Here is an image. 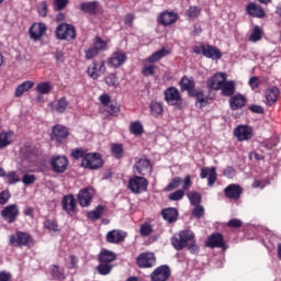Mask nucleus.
Masks as SVG:
<instances>
[{
	"label": "nucleus",
	"instance_id": "f03ea898",
	"mask_svg": "<svg viewBox=\"0 0 281 281\" xmlns=\"http://www.w3.org/2000/svg\"><path fill=\"white\" fill-rule=\"evenodd\" d=\"M9 238V244L16 248L32 247L35 245L34 237L31 233H23V231H16V233Z\"/></svg>",
	"mask_w": 281,
	"mask_h": 281
},
{
	"label": "nucleus",
	"instance_id": "7ed1b4c3",
	"mask_svg": "<svg viewBox=\"0 0 281 281\" xmlns=\"http://www.w3.org/2000/svg\"><path fill=\"white\" fill-rule=\"evenodd\" d=\"M55 35L58 41H76V26L65 22L59 23L56 27Z\"/></svg>",
	"mask_w": 281,
	"mask_h": 281
},
{
	"label": "nucleus",
	"instance_id": "13d9d810",
	"mask_svg": "<svg viewBox=\"0 0 281 281\" xmlns=\"http://www.w3.org/2000/svg\"><path fill=\"white\" fill-rule=\"evenodd\" d=\"M106 116H117V114L120 113V106L115 105V104H108L106 109Z\"/></svg>",
	"mask_w": 281,
	"mask_h": 281
},
{
	"label": "nucleus",
	"instance_id": "1a4fd4ad",
	"mask_svg": "<svg viewBox=\"0 0 281 281\" xmlns=\"http://www.w3.org/2000/svg\"><path fill=\"white\" fill-rule=\"evenodd\" d=\"M165 102L170 106H180L182 103V97L179 89L170 86L164 91Z\"/></svg>",
	"mask_w": 281,
	"mask_h": 281
},
{
	"label": "nucleus",
	"instance_id": "c9c22d12",
	"mask_svg": "<svg viewBox=\"0 0 281 281\" xmlns=\"http://www.w3.org/2000/svg\"><path fill=\"white\" fill-rule=\"evenodd\" d=\"M168 55H170V50L166 47H162L161 49L154 52L149 57H147V61L150 64H155L162 58H166Z\"/></svg>",
	"mask_w": 281,
	"mask_h": 281
},
{
	"label": "nucleus",
	"instance_id": "f8f14e48",
	"mask_svg": "<svg viewBox=\"0 0 281 281\" xmlns=\"http://www.w3.org/2000/svg\"><path fill=\"white\" fill-rule=\"evenodd\" d=\"M104 72H106V66H105L104 59L99 61L97 60L92 61L91 66H89L87 69L88 76L93 80H98V78L104 75Z\"/></svg>",
	"mask_w": 281,
	"mask_h": 281
},
{
	"label": "nucleus",
	"instance_id": "6e6552de",
	"mask_svg": "<svg viewBox=\"0 0 281 281\" xmlns=\"http://www.w3.org/2000/svg\"><path fill=\"white\" fill-rule=\"evenodd\" d=\"M0 215L8 224H13L20 216V207L16 203L9 204L0 211Z\"/></svg>",
	"mask_w": 281,
	"mask_h": 281
},
{
	"label": "nucleus",
	"instance_id": "0eeeda50",
	"mask_svg": "<svg viewBox=\"0 0 281 281\" xmlns=\"http://www.w3.org/2000/svg\"><path fill=\"white\" fill-rule=\"evenodd\" d=\"M128 189L134 194H140L148 190V179L142 176H134L128 180Z\"/></svg>",
	"mask_w": 281,
	"mask_h": 281
},
{
	"label": "nucleus",
	"instance_id": "a19ab883",
	"mask_svg": "<svg viewBox=\"0 0 281 281\" xmlns=\"http://www.w3.org/2000/svg\"><path fill=\"white\" fill-rule=\"evenodd\" d=\"M150 113L155 117H159L164 114V104L157 101H151L149 104Z\"/></svg>",
	"mask_w": 281,
	"mask_h": 281
},
{
	"label": "nucleus",
	"instance_id": "49530a36",
	"mask_svg": "<svg viewBox=\"0 0 281 281\" xmlns=\"http://www.w3.org/2000/svg\"><path fill=\"white\" fill-rule=\"evenodd\" d=\"M97 271L100 276H109L113 271V263H99Z\"/></svg>",
	"mask_w": 281,
	"mask_h": 281
},
{
	"label": "nucleus",
	"instance_id": "b1692460",
	"mask_svg": "<svg viewBox=\"0 0 281 281\" xmlns=\"http://www.w3.org/2000/svg\"><path fill=\"white\" fill-rule=\"evenodd\" d=\"M200 178L201 179H206L207 178V186L213 187V184L217 180L216 168L215 167H211V168L203 167V168H201Z\"/></svg>",
	"mask_w": 281,
	"mask_h": 281
},
{
	"label": "nucleus",
	"instance_id": "e2e57ef3",
	"mask_svg": "<svg viewBox=\"0 0 281 281\" xmlns=\"http://www.w3.org/2000/svg\"><path fill=\"white\" fill-rule=\"evenodd\" d=\"M52 277L57 280H65V274L60 272L59 266H52Z\"/></svg>",
	"mask_w": 281,
	"mask_h": 281
},
{
	"label": "nucleus",
	"instance_id": "423d86ee",
	"mask_svg": "<svg viewBox=\"0 0 281 281\" xmlns=\"http://www.w3.org/2000/svg\"><path fill=\"white\" fill-rule=\"evenodd\" d=\"M133 171L143 177L150 176L153 173V164L146 155H143L135 161Z\"/></svg>",
	"mask_w": 281,
	"mask_h": 281
},
{
	"label": "nucleus",
	"instance_id": "bf43d9fd",
	"mask_svg": "<svg viewBox=\"0 0 281 281\" xmlns=\"http://www.w3.org/2000/svg\"><path fill=\"white\" fill-rule=\"evenodd\" d=\"M205 211H204V207L203 205L201 204H198V205H194V209L192 210V216L200 220L201 217H203Z\"/></svg>",
	"mask_w": 281,
	"mask_h": 281
},
{
	"label": "nucleus",
	"instance_id": "dca6fc26",
	"mask_svg": "<svg viewBox=\"0 0 281 281\" xmlns=\"http://www.w3.org/2000/svg\"><path fill=\"white\" fill-rule=\"evenodd\" d=\"M50 167L56 173H64L67 171V167H69V159L66 156H54L50 160Z\"/></svg>",
	"mask_w": 281,
	"mask_h": 281
},
{
	"label": "nucleus",
	"instance_id": "5fc2aeb1",
	"mask_svg": "<svg viewBox=\"0 0 281 281\" xmlns=\"http://www.w3.org/2000/svg\"><path fill=\"white\" fill-rule=\"evenodd\" d=\"M201 13V8L196 5H191L187 11L186 15L190 19H196Z\"/></svg>",
	"mask_w": 281,
	"mask_h": 281
},
{
	"label": "nucleus",
	"instance_id": "680f3d73",
	"mask_svg": "<svg viewBox=\"0 0 281 281\" xmlns=\"http://www.w3.org/2000/svg\"><path fill=\"white\" fill-rule=\"evenodd\" d=\"M37 178L35 175H30V173H25L22 177V182L24 186H31L34 184L36 182Z\"/></svg>",
	"mask_w": 281,
	"mask_h": 281
},
{
	"label": "nucleus",
	"instance_id": "052dcab7",
	"mask_svg": "<svg viewBox=\"0 0 281 281\" xmlns=\"http://www.w3.org/2000/svg\"><path fill=\"white\" fill-rule=\"evenodd\" d=\"M85 54H86V59L91 60V59L98 57V55H100V52L98 49H95L93 46H91L85 50Z\"/></svg>",
	"mask_w": 281,
	"mask_h": 281
},
{
	"label": "nucleus",
	"instance_id": "f3484780",
	"mask_svg": "<svg viewBox=\"0 0 281 281\" xmlns=\"http://www.w3.org/2000/svg\"><path fill=\"white\" fill-rule=\"evenodd\" d=\"M47 33V25L43 22L33 23L30 27V37L34 42L41 41Z\"/></svg>",
	"mask_w": 281,
	"mask_h": 281
},
{
	"label": "nucleus",
	"instance_id": "cd10ccee",
	"mask_svg": "<svg viewBox=\"0 0 281 281\" xmlns=\"http://www.w3.org/2000/svg\"><path fill=\"white\" fill-rule=\"evenodd\" d=\"M203 56L207 59L220 60L222 58V52L216 46L205 44Z\"/></svg>",
	"mask_w": 281,
	"mask_h": 281
},
{
	"label": "nucleus",
	"instance_id": "72a5a7b5",
	"mask_svg": "<svg viewBox=\"0 0 281 281\" xmlns=\"http://www.w3.org/2000/svg\"><path fill=\"white\" fill-rule=\"evenodd\" d=\"M79 10L83 13L95 15L98 14V1L81 2Z\"/></svg>",
	"mask_w": 281,
	"mask_h": 281
},
{
	"label": "nucleus",
	"instance_id": "338daca9",
	"mask_svg": "<svg viewBox=\"0 0 281 281\" xmlns=\"http://www.w3.org/2000/svg\"><path fill=\"white\" fill-rule=\"evenodd\" d=\"M105 83L109 87H117V76L115 74H110L105 77Z\"/></svg>",
	"mask_w": 281,
	"mask_h": 281
},
{
	"label": "nucleus",
	"instance_id": "c756f323",
	"mask_svg": "<svg viewBox=\"0 0 281 281\" xmlns=\"http://www.w3.org/2000/svg\"><path fill=\"white\" fill-rule=\"evenodd\" d=\"M179 86L182 92L187 91L189 95L195 90V82L193 80V77H187L183 76L181 80L179 81Z\"/></svg>",
	"mask_w": 281,
	"mask_h": 281
},
{
	"label": "nucleus",
	"instance_id": "393cba45",
	"mask_svg": "<svg viewBox=\"0 0 281 281\" xmlns=\"http://www.w3.org/2000/svg\"><path fill=\"white\" fill-rule=\"evenodd\" d=\"M247 99L241 93L233 94L229 99V106L232 111L240 110L245 106Z\"/></svg>",
	"mask_w": 281,
	"mask_h": 281
},
{
	"label": "nucleus",
	"instance_id": "f704fd0d",
	"mask_svg": "<svg viewBox=\"0 0 281 281\" xmlns=\"http://www.w3.org/2000/svg\"><path fill=\"white\" fill-rule=\"evenodd\" d=\"M105 210H106V206L99 204L98 206H95V209L88 211L87 218L92 222H95L102 218V215L104 214Z\"/></svg>",
	"mask_w": 281,
	"mask_h": 281
},
{
	"label": "nucleus",
	"instance_id": "0e129e2a",
	"mask_svg": "<svg viewBox=\"0 0 281 281\" xmlns=\"http://www.w3.org/2000/svg\"><path fill=\"white\" fill-rule=\"evenodd\" d=\"M11 199V192L9 190H3L0 192V205H5Z\"/></svg>",
	"mask_w": 281,
	"mask_h": 281
},
{
	"label": "nucleus",
	"instance_id": "37998d69",
	"mask_svg": "<svg viewBox=\"0 0 281 281\" xmlns=\"http://www.w3.org/2000/svg\"><path fill=\"white\" fill-rule=\"evenodd\" d=\"M130 131L135 136H142L144 134V125L140 121H134L130 124Z\"/></svg>",
	"mask_w": 281,
	"mask_h": 281
},
{
	"label": "nucleus",
	"instance_id": "6ab92c4d",
	"mask_svg": "<svg viewBox=\"0 0 281 281\" xmlns=\"http://www.w3.org/2000/svg\"><path fill=\"white\" fill-rule=\"evenodd\" d=\"M61 206L63 210L66 211V213L70 216L78 212V205L76 204V196H74V194L64 195L61 200Z\"/></svg>",
	"mask_w": 281,
	"mask_h": 281
},
{
	"label": "nucleus",
	"instance_id": "a18cd8bd",
	"mask_svg": "<svg viewBox=\"0 0 281 281\" xmlns=\"http://www.w3.org/2000/svg\"><path fill=\"white\" fill-rule=\"evenodd\" d=\"M53 90L50 82H40L35 87V91L40 94H48Z\"/></svg>",
	"mask_w": 281,
	"mask_h": 281
},
{
	"label": "nucleus",
	"instance_id": "4be33fe9",
	"mask_svg": "<svg viewBox=\"0 0 281 281\" xmlns=\"http://www.w3.org/2000/svg\"><path fill=\"white\" fill-rule=\"evenodd\" d=\"M206 247L214 249V248H224L225 241L222 233H212L206 240Z\"/></svg>",
	"mask_w": 281,
	"mask_h": 281
},
{
	"label": "nucleus",
	"instance_id": "39448f33",
	"mask_svg": "<svg viewBox=\"0 0 281 281\" xmlns=\"http://www.w3.org/2000/svg\"><path fill=\"white\" fill-rule=\"evenodd\" d=\"M50 139L59 145H67L69 142V128L63 124H56L52 128Z\"/></svg>",
	"mask_w": 281,
	"mask_h": 281
},
{
	"label": "nucleus",
	"instance_id": "3c124183",
	"mask_svg": "<svg viewBox=\"0 0 281 281\" xmlns=\"http://www.w3.org/2000/svg\"><path fill=\"white\" fill-rule=\"evenodd\" d=\"M154 229H153V225H150V223H143L139 227V233L140 236L143 237H148L153 234Z\"/></svg>",
	"mask_w": 281,
	"mask_h": 281
},
{
	"label": "nucleus",
	"instance_id": "69168bd1",
	"mask_svg": "<svg viewBox=\"0 0 281 281\" xmlns=\"http://www.w3.org/2000/svg\"><path fill=\"white\" fill-rule=\"evenodd\" d=\"M53 3L57 11H63L69 5V0H53Z\"/></svg>",
	"mask_w": 281,
	"mask_h": 281
},
{
	"label": "nucleus",
	"instance_id": "5701e85b",
	"mask_svg": "<svg viewBox=\"0 0 281 281\" xmlns=\"http://www.w3.org/2000/svg\"><path fill=\"white\" fill-rule=\"evenodd\" d=\"M178 20V14L170 11H164L158 16V23L165 27L175 24Z\"/></svg>",
	"mask_w": 281,
	"mask_h": 281
},
{
	"label": "nucleus",
	"instance_id": "79ce46f5",
	"mask_svg": "<svg viewBox=\"0 0 281 281\" xmlns=\"http://www.w3.org/2000/svg\"><path fill=\"white\" fill-rule=\"evenodd\" d=\"M69 106V101L67 100L66 97H61L56 101L55 104V111L59 114L65 113L67 111V108Z\"/></svg>",
	"mask_w": 281,
	"mask_h": 281
},
{
	"label": "nucleus",
	"instance_id": "de8ad7c7",
	"mask_svg": "<svg viewBox=\"0 0 281 281\" xmlns=\"http://www.w3.org/2000/svg\"><path fill=\"white\" fill-rule=\"evenodd\" d=\"M188 199L190 200V204L192 206L200 205L202 202L201 193L196 191H190L188 193Z\"/></svg>",
	"mask_w": 281,
	"mask_h": 281
},
{
	"label": "nucleus",
	"instance_id": "f257e3e1",
	"mask_svg": "<svg viewBox=\"0 0 281 281\" xmlns=\"http://www.w3.org/2000/svg\"><path fill=\"white\" fill-rule=\"evenodd\" d=\"M171 245L177 251L187 248L191 254L199 252V246L195 241V235L190 228L181 229L171 237Z\"/></svg>",
	"mask_w": 281,
	"mask_h": 281
},
{
	"label": "nucleus",
	"instance_id": "20e7f679",
	"mask_svg": "<svg viewBox=\"0 0 281 281\" xmlns=\"http://www.w3.org/2000/svg\"><path fill=\"white\" fill-rule=\"evenodd\" d=\"M104 166V159L100 153H88L81 160V167L88 170H99Z\"/></svg>",
	"mask_w": 281,
	"mask_h": 281
},
{
	"label": "nucleus",
	"instance_id": "864d4df0",
	"mask_svg": "<svg viewBox=\"0 0 281 281\" xmlns=\"http://www.w3.org/2000/svg\"><path fill=\"white\" fill-rule=\"evenodd\" d=\"M37 12L41 18H46L48 15V3L47 1H42L37 4Z\"/></svg>",
	"mask_w": 281,
	"mask_h": 281
},
{
	"label": "nucleus",
	"instance_id": "e433bc0d",
	"mask_svg": "<svg viewBox=\"0 0 281 281\" xmlns=\"http://www.w3.org/2000/svg\"><path fill=\"white\" fill-rule=\"evenodd\" d=\"M13 131H2L0 133V149H4L12 144Z\"/></svg>",
	"mask_w": 281,
	"mask_h": 281
},
{
	"label": "nucleus",
	"instance_id": "bb28decb",
	"mask_svg": "<svg viewBox=\"0 0 281 281\" xmlns=\"http://www.w3.org/2000/svg\"><path fill=\"white\" fill-rule=\"evenodd\" d=\"M221 95L224 98H232L236 92V85L234 80L225 79L222 87L220 88Z\"/></svg>",
	"mask_w": 281,
	"mask_h": 281
},
{
	"label": "nucleus",
	"instance_id": "09e8293b",
	"mask_svg": "<svg viewBox=\"0 0 281 281\" xmlns=\"http://www.w3.org/2000/svg\"><path fill=\"white\" fill-rule=\"evenodd\" d=\"M44 227L52 232H59V224L58 221L55 218H47L44 221Z\"/></svg>",
	"mask_w": 281,
	"mask_h": 281
},
{
	"label": "nucleus",
	"instance_id": "6e6d98bb",
	"mask_svg": "<svg viewBox=\"0 0 281 281\" xmlns=\"http://www.w3.org/2000/svg\"><path fill=\"white\" fill-rule=\"evenodd\" d=\"M182 179L180 177H175L169 184L166 187V191H172L177 188H179V186L181 184Z\"/></svg>",
	"mask_w": 281,
	"mask_h": 281
},
{
	"label": "nucleus",
	"instance_id": "2eb2a0df",
	"mask_svg": "<svg viewBox=\"0 0 281 281\" xmlns=\"http://www.w3.org/2000/svg\"><path fill=\"white\" fill-rule=\"evenodd\" d=\"M126 60H128V56L126 55V52L124 50H116L114 52L111 57L108 58V65L112 68H120L126 64Z\"/></svg>",
	"mask_w": 281,
	"mask_h": 281
},
{
	"label": "nucleus",
	"instance_id": "9b49d317",
	"mask_svg": "<svg viewBox=\"0 0 281 281\" xmlns=\"http://www.w3.org/2000/svg\"><path fill=\"white\" fill-rule=\"evenodd\" d=\"M93 195H95V190H93L92 187H86L80 189L79 193L77 194V201L81 207H87L91 205Z\"/></svg>",
	"mask_w": 281,
	"mask_h": 281
},
{
	"label": "nucleus",
	"instance_id": "603ef678",
	"mask_svg": "<svg viewBox=\"0 0 281 281\" xmlns=\"http://www.w3.org/2000/svg\"><path fill=\"white\" fill-rule=\"evenodd\" d=\"M5 177L8 179V184L12 186L21 182V178L19 177L16 171H9L8 173H5Z\"/></svg>",
	"mask_w": 281,
	"mask_h": 281
},
{
	"label": "nucleus",
	"instance_id": "8fccbe9b",
	"mask_svg": "<svg viewBox=\"0 0 281 281\" xmlns=\"http://www.w3.org/2000/svg\"><path fill=\"white\" fill-rule=\"evenodd\" d=\"M262 38V30L259 25H256L250 34L249 41L251 43H257Z\"/></svg>",
	"mask_w": 281,
	"mask_h": 281
},
{
	"label": "nucleus",
	"instance_id": "c03bdc74",
	"mask_svg": "<svg viewBox=\"0 0 281 281\" xmlns=\"http://www.w3.org/2000/svg\"><path fill=\"white\" fill-rule=\"evenodd\" d=\"M92 46L100 52H104L109 48L106 41L102 40L100 36H95Z\"/></svg>",
	"mask_w": 281,
	"mask_h": 281
},
{
	"label": "nucleus",
	"instance_id": "58836bf2",
	"mask_svg": "<svg viewBox=\"0 0 281 281\" xmlns=\"http://www.w3.org/2000/svg\"><path fill=\"white\" fill-rule=\"evenodd\" d=\"M87 155H89V149L85 147L72 148L70 153V157L75 160H80V159L85 160Z\"/></svg>",
	"mask_w": 281,
	"mask_h": 281
},
{
	"label": "nucleus",
	"instance_id": "774afa93",
	"mask_svg": "<svg viewBox=\"0 0 281 281\" xmlns=\"http://www.w3.org/2000/svg\"><path fill=\"white\" fill-rule=\"evenodd\" d=\"M183 195H184L183 190L178 189L169 194V200L170 201H180L183 198Z\"/></svg>",
	"mask_w": 281,
	"mask_h": 281
},
{
	"label": "nucleus",
	"instance_id": "9d476101",
	"mask_svg": "<svg viewBox=\"0 0 281 281\" xmlns=\"http://www.w3.org/2000/svg\"><path fill=\"white\" fill-rule=\"evenodd\" d=\"M136 265L140 269H150L157 265V257L155 252H140L136 258Z\"/></svg>",
	"mask_w": 281,
	"mask_h": 281
},
{
	"label": "nucleus",
	"instance_id": "2f4dec72",
	"mask_svg": "<svg viewBox=\"0 0 281 281\" xmlns=\"http://www.w3.org/2000/svg\"><path fill=\"white\" fill-rule=\"evenodd\" d=\"M35 86V82L32 80H25L21 85H19L15 88L14 97L15 98H22L25 92H29L31 89H33Z\"/></svg>",
	"mask_w": 281,
	"mask_h": 281
},
{
	"label": "nucleus",
	"instance_id": "7c9ffc66",
	"mask_svg": "<svg viewBox=\"0 0 281 281\" xmlns=\"http://www.w3.org/2000/svg\"><path fill=\"white\" fill-rule=\"evenodd\" d=\"M161 215L167 223L172 224L178 220L179 212L176 207H165Z\"/></svg>",
	"mask_w": 281,
	"mask_h": 281
},
{
	"label": "nucleus",
	"instance_id": "a878e982",
	"mask_svg": "<svg viewBox=\"0 0 281 281\" xmlns=\"http://www.w3.org/2000/svg\"><path fill=\"white\" fill-rule=\"evenodd\" d=\"M246 11L251 18L263 19L266 16L262 7L255 2H249L246 7Z\"/></svg>",
	"mask_w": 281,
	"mask_h": 281
},
{
	"label": "nucleus",
	"instance_id": "412c9836",
	"mask_svg": "<svg viewBox=\"0 0 281 281\" xmlns=\"http://www.w3.org/2000/svg\"><path fill=\"white\" fill-rule=\"evenodd\" d=\"M243 194V188L238 183H231L224 189V195L229 200H239Z\"/></svg>",
	"mask_w": 281,
	"mask_h": 281
},
{
	"label": "nucleus",
	"instance_id": "4468645a",
	"mask_svg": "<svg viewBox=\"0 0 281 281\" xmlns=\"http://www.w3.org/2000/svg\"><path fill=\"white\" fill-rule=\"evenodd\" d=\"M128 236V233L123 229H111L105 235V240L109 244L112 245H120L121 243H124L126 240V237Z\"/></svg>",
	"mask_w": 281,
	"mask_h": 281
},
{
	"label": "nucleus",
	"instance_id": "ddd939ff",
	"mask_svg": "<svg viewBox=\"0 0 281 281\" xmlns=\"http://www.w3.org/2000/svg\"><path fill=\"white\" fill-rule=\"evenodd\" d=\"M226 80H227L226 72H215L206 81L207 89L213 91H220L221 87L224 85Z\"/></svg>",
	"mask_w": 281,
	"mask_h": 281
},
{
	"label": "nucleus",
	"instance_id": "c85d7f7f",
	"mask_svg": "<svg viewBox=\"0 0 281 281\" xmlns=\"http://www.w3.org/2000/svg\"><path fill=\"white\" fill-rule=\"evenodd\" d=\"M280 90L278 87H271L266 90L265 98H266V104L268 106H272L279 99Z\"/></svg>",
	"mask_w": 281,
	"mask_h": 281
},
{
	"label": "nucleus",
	"instance_id": "4d7b16f0",
	"mask_svg": "<svg viewBox=\"0 0 281 281\" xmlns=\"http://www.w3.org/2000/svg\"><path fill=\"white\" fill-rule=\"evenodd\" d=\"M155 69H157V66L155 65H145L142 69V75L144 77L155 76Z\"/></svg>",
	"mask_w": 281,
	"mask_h": 281
},
{
	"label": "nucleus",
	"instance_id": "aec40b11",
	"mask_svg": "<svg viewBox=\"0 0 281 281\" xmlns=\"http://www.w3.org/2000/svg\"><path fill=\"white\" fill-rule=\"evenodd\" d=\"M234 135L238 142H245L252 138V128L248 125H238L234 130Z\"/></svg>",
	"mask_w": 281,
	"mask_h": 281
},
{
	"label": "nucleus",
	"instance_id": "ea45409f",
	"mask_svg": "<svg viewBox=\"0 0 281 281\" xmlns=\"http://www.w3.org/2000/svg\"><path fill=\"white\" fill-rule=\"evenodd\" d=\"M111 153L115 159L124 158V144L113 143L111 146Z\"/></svg>",
	"mask_w": 281,
	"mask_h": 281
},
{
	"label": "nucleus",
	"instance_id": "473e14b6",
	"mask_svg": "<svg viewBox=\"0 0 281 281\" xmlns=\"http://www.w3.org/2000/svg\"><path fill=\"white\" fill-rule=\"evenodd\" d=\"M117 259V255L113 252V250H101V252L98 256V260L101 263L111 265V262L115 261Z\"/></svg>",
	"mask_w": 281,
	"mask_h": 281
},
{
	"label": "nucleus",
	"instance_id": "a211bd4d",
	"mask_svg": "<svg viewBox=\"0 0 281 281\" xmlns=\"http://www.w3.org/2000/svg\"><path fill=\"white\" fill-rule=\"evenodd\" d=\"M171 277L170 266H159L150 274L151 281H168Z\"/></svg>",
	"mask_w": 281,
	"mask_h": 281
},
{
	"label": "nucleus",
	"instance_id": "4c0bfd02",
	"mask_svg": "<svg viewBox=\"0 0 281 281\" xmlns=\"http://www.w3.org/2000/svg\"><path fill=\"white\" fill-rule=\"evenodd\" d=\"M190 97L196 99V103H199V108L202 109L209 103V98L204 94L203 90L194 89Z\"/></svg>",
	"mask_w": 281,
	"mask_h": 281
}]
</instances>
